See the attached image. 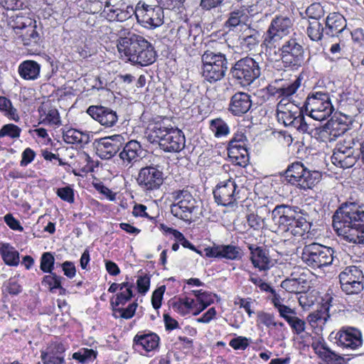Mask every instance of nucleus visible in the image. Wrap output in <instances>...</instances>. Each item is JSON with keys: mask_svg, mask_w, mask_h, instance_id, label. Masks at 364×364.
Wrapping results in <instances>:
<instances>
[{"mask_svg": "<svg viewBox=\"0 0 364 364\" xmlns=\"http://www.w3.org/2000/svg\"><path fill=\"white\" fill-rule=\"evenodd\" d=\"M333 227L346 241L364 245V209L356 203H344L333 215Z\"/></svg>", "mask_w": 364, "mask_h": 364, "instance_id": "obj_1", "label": "nucleus"}, {"mask_svg": "<svg viewBox=\"0 0 364 364\" xmlns=\"http://www.w3.org/2000/svg\"><path fill=\"white\" fill-rule=\"evenodd\" d=\"M117 50L132 65L148 66L153 64L157 53L151 43L129 31H121L117 38Z\"/></svg>", "mask_w": 364, "mask_h": 364, "instance_id": "obj_2", "label": "nucleus"}, {"mask_svg": "<svg viewBox=\"0 0 364 364\" xmlns=\"http://www.w3.org/2000/svg\"><path fill=\"white\" fill-rule=\"evenodd\" d=\"M272 219L277 226L276 232L301 236L310 228L309 214L297 206L278 205L272 211Z\"/></svg>", "mask_w": 364, "mask_h": 364, "instance_id": "obj_3", "label": "nucleus"}, {"mask_svg": "<svg viewBox=\"0 0 364 364\" xmlns=\"http://www.w3.org/2000/svg\"><path fill=\"white\" fill-rule=\"evenodd\" d=\"M281 100L277 106V117L279 122H282L287 127L295 128L302 133H310L311 129L305 121L304 110L294 101L286 102Z\"/></svg>", "mask_w": 364, "mask_h": 364, "instance_id": "obj_4", "label": "nucleus"}, {"mask_svg": "<svg viewBox=\"0 0 364 364\" xmlns=\"http://www.w3.org/2000/svg\"><path fill=\"white\" fill-rule=\"evenodd\" d=\"M203 77L210 83L222 80L228 71V59L220 52L207 50L201 55Z\"/></svg>", "mask_w": 364, "mask_h": 364, "instance_id": "obj_5", "label": "nucleus"}, {"mask_svg": "<svg viewBox=\"0 0 364 364\" xmlns=\"http://www.w3.org/2000/svg\"><path fill=\"white\" fill-rule=\"evenodd\" d=\"M306 114L317 121H323L329 117L334 111L330 95L325 91L313 89L301 107Z\"/></svg>", "mask_w": 364, "mask_h": 364, "instance_id": "obj_6", "label": "nucleus"}, {"mask_svg": "<svg viewBox=\"0 0 364 364\" xmlns=\"http://www.w3.org/2000/svg\"><path fill=\"white\" fill-rule=\"evenodd\" d=\"M154 141L166 152H179L185 147L186 138L183 132L176 127L156 125L153 130Z\"/></svg>", "mask_w": 364, "mask_h": 364, "instance_id": "obj_7", "label": "nucleus"}, {"mask_svg": "<svg viewBox=\"0 0 364 364\" xmlns=\"http://www.w3.org/2000/svg\"><path fill=\"white\" fill-rule=\"evenodd\" d=\"M333 253L332 248L313 242L303 247L301 258L311 269H321L332 264Z\"/></svg>", "mask_w": 364, "mask_h": 364, "instance_id": "obj_8", "label": "nucleus"}, {"mask_svg": "<svg viewBox=\"0 0 364 364\" xmlns=\"http://www.w3.org/2000/svg\"><path fill=\"white\" fill-rule=\"evenodd\" d=\"M261 74L259 63L250 57L242 58L231 67L230 75L237 84L242 86L250 85Z\"/></svg>", "mask_w": 364, "mask_h": 364, "instance_id": "obj_9", "label": "nucleus"}, {"mask_svg": "<svg viewBox=\"0 0 364 364\" xmlns=\"http://www.w3.org/2000/svg\"><path fill=\"white\" fill-rule=\"evenodd\" d=\"M284 66L291 70H297L305 62L304 49L296 38H290L279 48Z\"/></svg>", "mask_w": 364, "mask_h": 364, "instance_id": "obj_10", "label": "nucleus"}, {"mask_svg": "<svg viewBox=\"0 0 364 364\" xmlns=\"http://www.w3.org/2000/svg\"><path fill=\"white\" fill-rule=\"evenodd\" d=\"M341 287L346 294H359L364 289V274L360 267H346L339 274Z\"/></svg>", "mask_w": 364, "mask_h": 364, "instance_id": "obj_11", "label": "nucleus"}, {"mask_svg": "<svg viewBox=\"0 0 364 364\" xmlns=\"http://www.w3.org/2000/svg\"><path fill=\"white\" fill-rule=\"evenodd\" d=\"M164 175L160 166L151 164L139 170L136 181L143 191L150 192L160 188L164 181Z\"/></svg>", "mask_w": 364, "mask_h": 364, "instance_id": "obj_12", "label": "nucleus"}, {"mask_svg": "<svg viewBox=\"0 0 364 364\" xmlns=\"http://www.w3.org/2000/svg\"><path fill=\"white\" fill-rule=\"evenodd\" d=\"M328 339L338 346L352 350L358 349L363 344L361 331L350 326H343L337 332H331Z\"/></svg>", "mask_w": 364, "mask_h": 364, "instance_id": "obj_13", "label": "nucleus"}, {"mask_svg": "<svg viewBox=\"0 0 364 364\" xmlns=\"http://www.w3.org/2000/svg\"><path fill=\"white\" fill-rule=\"evenodd\" d=\"M125 138L122 134H114L100 139L93 142L97 155L102 159H109L115 156L124 144Z\"/></svg>", "mask_w": 364, "mask_h": 364, "instance_id": "obj_14", "label": "nucleus"}, {"mask_svg": "<svg viewBox=\"0 0 364 364\" xmlns=\"http://www.w3.org/2000/svg\"><path fill=\"white\" fill-rule=\"evenodd\" d=\"M313 342L311 344L314 353L321 359L319 364H346L349 358L346 359L343 356L337 353L325 342L322 337L313 338Z\"/></svg>", "mask_w": 364, "mask_h": 364, "instance_id": "obj_15", "label": "nucleus"}, {"mask_svg": "<svg viewBox=\"0 0 364 364\" xmlns=\"http://www.w3.org/2000/svg\"><path fill=\"white\" fill-rule=\"evenodd\" d=\"M238 186L232 178L218 183L213 190L215 202L218 205L232 206L236 202Z\"/></svg>", "mask_w": 364, "mask_h": 364, "instance_id": "obj_16", "label": "nucleus"}, {"mask_svg": "<svg viewBox=\"0 0 364 364\" xmlns=\"http://www.w3.org/2000/svg\"><path fill=\"white\" fill-rule=\"evenodd\" d=\"M160 337L150 331L138 332L133 338L132 348L135 351L146 355L159 348Z\"/></svg>", "mask_w": 364, "mask_h": 364, "instance_id": "obj_17", "label": "nucleus"}, {"mask_svg": "<svg viewBox=\"0 0 364 364\" xmlns=\"http://www.w3.org/2000/svg\"><path fill=\"white\" fill-rule=\"evenodd\" d=\"M205 256L208 258L225 259L228 260H240L243 257L240 247L229 245H215L205 247Z\"/></svg>", "mask_w": 364, "mask_h": 364, "instance_id": "obj_18", "label": "nucleus"}, {"mask_svg": "<svg viewBox=\"0 0 364 364\" xmlns=\"http://www.w3.org/2000/svg\"><path fill=\"white\" fill-rule=\"evenodd\" d=\"M86 112L105 128L114 127L119 119L116 111L102 105H91L87 109Z\"/></svg>", "mask_w": 364, "mask_h": 364, "instance_id": "obj_19", "label": "nucleus"}, {"mask_svg": "<svg viewBox=\"0 0 364 364\" xmlns=\"http://www.w3.org/2000/svg\"><path fill=\"white\" fill-rule=\"evenodd\" d=\"M248 249L250 252V259L254 267L259 271H267L273 266L269 250L265 247L252 244L249 245Z\"/></svg>", "mask_w": 364, "mask_h": 364, "instance_id": "obj_20", "label": "nucleus"}, {"mask_svg": "<svg viewBox=\"0 0 364 364\" xmlns=\"http://www.w3.org/2000/svg\"><path fill=\"white\" fill-rule=\"evenodd\" d=\"M251 106V96L244 92H237L231 97L228 110L232 115L240 117L247 113Z\"/></svg>", "mask_w": 364, "mask_h": 364, "instance_id": "obj_21", "label": "nucleus"}, {"mask_svg": "<svg viewBox=\"0 0 364 364\" xmlns=\"http://www.w3.org/2000/svg\"><path fill=\"white\" fill-rule=\"evenodd\" d=\"M122 150L119 152V156L127 166L132 164L141 158L142 149L141 144L136 140H130L128 142L124 141V144L122 147Z\"/></svg>", "mask_w": 364, "mask_h": 364, "instance_id": "obj_22", "label": "nucleus"}, {"mask_svg": "<svg viewBox=\"0 0 364 364\" xmlns=\"http://www.w3.org/2000/svg\"><path fill=\"white\" fill-rule=\"evenodd\" d=\"M196 201L193 203L188 201H178L171 207V214L189 224L193 222L191 218L192 213L195 211L197 206L195 205Z\"/></svg>", "mask_w": 364, "mask_h": 364, "instance_id": "obj_23", "label": "nucleus"}, {"mask_svg": "<svg viewBox=\"0 0 364 364\" xmlns=\"http://www.w3.org/2000/svg\"><path fill=\"white\" fill-rule=\"evenodd\" d=\"M289 28L287 24H270L264 34V43L267 46L274 45L289 33Z\"/></svg>", "mask_w": 364, "mask_h": 364, "instance_id": "obj_24", "label": "nucleus"}, {"mask_svg": "<svg viewBox=\"0 0 364 364\" xmlns=\"http://www.w3.org/2000/svg\"><path fill=\"white\" fill-rule=\"evenodd\" d=\"M276 82L278 84V89L275 92H278V97H282V100L285 99L284 103L291 102L290 98L300 87L301 79L296 78L294 80H279Z\"/></svg>", "mask_w": 364, "mask_h": 364, "instance_id": "obj_25", "label": "nucleus"}, {"mask_svg": "<svg viewBox=\"0 0 364 364\" xmlns=\"http://www.w3.org/2000/svg\"><path fill=\"white\" fill-rule=\"evenodd\" d=\"M13 28L24 31L20 37L25 46H36L41 41V36L37 31L36 24H21L20 26H14Z\"/></svg>", "mask_w": 364, "mask_h": 364, "instance_id": "obj_26", "label": "nucleus"}, {"mask_svg": "<svg viewBox=\"0 0 364 364\" xmlns=\"http://www.w3.org/2000/svg\"><path fill=\"white\" fill-rule=\"evenodd\" d=\"M41 65L33 60H26L18 67V73L26 80H35L40 76Z\"/></svg>", "mask_w": 364, "mask_h": 364, "instance_id": "obj_27", "label": "nucleus"}, {"mask_svg": "<svg viewBox=\"0 0 364 364\" xmlns=\"http://www.w3.org/2000/svg\"><path fill=\"white\" fill-rule=\"evenodd\" d=\"M333 301V298L331 295L328 294H325L322 297L320 309L309 316L311 321L315 322L317 324L325 323L330 318L328 312L332 306Z\"/></svg>", "mask_w": 364, "mask_h": 364, "instance_id": "obj_28", "label": "nucleus"}, {"mask_svg": "<svg viewBox=\"0 0 364 364\" xmlns=\"http://www.w3.org/2000/svg\"><path fill=\"white\" fill-rule=\"evenodd\" d=\"M298 181L297 188L303 190L311 189L321 179V173L318 171H311L306 166L304 170L301 172Z\"/></svg>", "mask_w": 364, "mask_h": 364, "instance_id": "obj_29", "label": "nucleus"}, {"mask_svg": "<svg viewBox=\"0 0 364 364\" xmlns=\"http://www.w3.org/2000/svg\"><path fill=\"white\" fill-rule=\"evenodd\" d=\"M304 165L301 161H295L289 164L281 175L284 177L283 182L297 187L300 173L304 170Z\"/></svg>", "mask_w": 364, "mask_h": 364, "instance_id": "obj_30", "label": "nucleus"}, {"mask_svg": "<svg viewBox=\"0 0 364 364\" xmlns=\"http://www.w3.org/2000/svg\"><path fill=\"white\" fill-rule=\"evenodd\" d=\"M348 130V124L343 122L341 119L333 116L323 127V131L328 133L333 138H337Z\"/></svg>", "mask_w": 364, "mask_h": 364, "instance_id": "obj_31", "label": "nucleus"}, {"mask_svg": "<svg viewBox=\"0 0 364 364\" xmlns=\"http://www.w3.org/2000/svg\"><path fill=\"white\" fill-rule=\"evenodd\" d=\"M0 255L6 264L16 267L19 264V252L9 243H2L0 245Z\"/></svg>", "mask_w": 364, "mask_h": 364, "instance_id": "obj_32", "label": "nucleus"}, {"mask_svg": "<svg viewBox=\"0 0 364 364\" xmlns=\"http://www.w3.org/2000/svg\"><path fill=\"white\" fill-rule=\"evenodd\" d=\"M252 11V6L246 7L242 6L230 14V17L226 23H246L250 21V18L253 16L251 14Z\"/></svg>", "mask_w": 364, "mask_h": 364, "instance_id": "obj_33", "label": "nucleus"}, {"mask_svg": "<svg viewBox=\"0 0 364 364\" xmlns=\"http://www.w3.org/2000/svg\"><path fill=\"white\" fill-rule=\"evenodd\" d=\"M228 156L232 163L241 167H245L249 162V152L247 148L236 149L232 148L228 151Z\"/></svg>", "mask_w": 364, "mask_h": 364, "instance_id": "obj_34", "label": "nucleus"}, {"mask_svg": "<svg viewBox=\"0 0 364 364\" xmlns=\"http://www.w3.org/2000/svg\"><path fill=\"white\" fill-rule=\"evenodd\" d=\"M66 348L61 342H50L45 350H41V359L65 355Z\"/></svg>", "mask_w": 364, "mask_h": 364, "instance_id": "obj_35", "label": "nucleus"}, {"mask_svg": "<svg viewBox=\"0 0 364 364\" xmlns=\"http://www.w3.org/2000/svg\"><path fill=\"white\" fill-rule=\"evenodd\" d=\"M48 274L43 277L41 284L43 287H47L50 293H55L57 288L63 284V282L65 281V279L54 272Z\"/></svg>", "mask_w": 364, "mask_h": 364, "instance_id": "obj_36", "label": "nucleus"}, {"mask_svg": "<svg viewBox=\"0 0 364 364\" xmlns=\"http://www.w3.org/2000/svg\"><path fill=\"white\" fill-rule=\"evenodd\" d=\"M97 356V351L92 348H82L72 355L73 359L81 364L92 363Z\"/></svg>", "mask_w": 364, "mask_h": 364, "instance_id": "obj_37", "label": "nucleus"}, {"mask_svg": "<svg viewBox=\"0 0 364 364\" xmlns=\"http://www.w3.org/2000/svg\"><path fill=\"white\" fill-rule=\"evenodd\" d=\"M353 153V150L352 147L345 145H337L331 156V161L336 166H340L345 159L352 155Z\"/></svg>", "mask_w": 364, "mask_h": 364, "instance_id": "obj_38", "label": "nucleus"}, {"mask_svg": "<svg viewBox=\"0 0 364 364\" xmlns=\"http://www.w3.org/2000/svg\"><path fill=\"white\" fill-rule=\"evenodd\" d=\"M210 128L217 138L227 136L230 133L228 124L221 118L210 120Z\"/></svg>", "mask_w": 364, "mask_h": 364, "instance_id": "obj_39", "label": "nucleus"}, {"mask_svg": "<svg viewBox=\"0 0 364 364\" xmlns=\"http://www.w3.org/2000/svg\"><path fill=\"white\" fill-rule=\"evenodd\" d=\"M249 29H250V27H249ZM250 33L248 35L242 34L240 39L241 40V45L251 50L259 43L260 34L255 29L250 30Z\"/></svg>", "mask_w": 364, "mask_h": 364, "instance_id": "obj_40", "label": "nucleus"}, {"mask_svg": "<svg viewBox=\"0 0 364 364\" xmlns=\"http://www.w3.org/2000/svg\"><path fill=\"white\" fill-rule=\"evenodd\" d=\"M40 269L44 273L53 272L55 269V257L52 252H43L40 259Z\"/></svg>", "mask_w": 364, "mask_h": 364, "instance_id": "obj_41", "label": "nucleus"}, {"mask_svg": "<svg viewBox=\"0 0 364 364\" xmlns=\"http://www.w3.org/2000/svg\"><path fill=\"white\" fill-rule=\"evenodd\" d=\"M21 129L14 124H6L0 129V139L9 136L11 139L20 137Z\"/></svg>", "mask_w": 364, "mask_h": 364, "instance_id": "obj_42", "label": "nucleus"}, {"mask_svg": "<svg viewBox=\"0 0 364 364\" xmlns=\"http://www.w3.org/2000/svg\"><path fill=\"white\" fill-rule=\"evenodd\" d=\"M292 332L296 335H300L305 331L306 322L304 320L296 316H291L287 321Z\"/></svg>", "mask_w": 364, "mask_h": 364, "instance_id": "obj_43", "label": "nucleus"}, {"mask_svg": "<svg viewBox=\"0 0 364 364\" xmlns=\"http://www.w3.org/2000/svg\"><path fill=\"white\" fill-rule=\"evenodd\" d=\"M4 287L10 295L16 296L22 292L23 288L15 277H11L4 283Z\"/></svg>", "mask_w": 364, "mask_h": 364, "instance_id": "obj_44", "label": "nucleus"}, {"mask_svg": "<svg viewBox=\"0 0 364 364\" xmlns=\"http://www.w3.org/2000/svg\"><path fill=\"white\" fill-rule=\"evenodd\" d=\"M193 292L199 305H203L205 307H208L214 302L211 294L208 291L200 289L193 290Z\"/></svg>", "mask_w": 364, "mask_h": 364, "instance_id": "obj_45", "label": "nucleus"}, {"mask_svg": "<svg viewBox=\"0 0 364 364\" xmlns=\"http://www.w3.org/2000/svg\"><path fill=\"white\" fill-rule=\"evenodd\" d=\"M80 131L75 129H63V139L66 144L78 145Z\"/></svg>", "mask_w": 364, "mask_h": 364, "instance_id": "obj_46", "label": "nucleus"}, {"mask_svg": "<svg viewBox=\"0 0 364 364\" xmlns=\"http://www.w3.org/2000/svg\"><path fill=\"white\" fill-rule=\"evenodd\" d=\"M324 33L323 24H309L307 28L309 37L314 41L321 40Z\"/></svg>", "mask_w": 364, "mask_h": 364, "instance_id": "obj_47", "label": "nucleus"}, {"mask_svg": "<svg viewBox=\"0 0 364 364\" xmlns=\"http://www.w3.org/2000/svg\"><path fill=\"white\" fill-rule=\"evenodd\" d=\"M57 196L63 200L69 203H74L75 193L73 188L70 186L59 188L56 191Z\"/></svg>", "mask_w": 364, "mask_h": 364, "instance_id": "obj_48", "label": "nucleus"}, {"mask_svg": "<svg viewBox=\"0 0 364 364\" xmlns=\"http://www.w3.org/2000/svg\"><path fill=\"white\" fill-rule=\"evenodd\" d=\"M165 291L166 286L162 285L153 291L151 296V304L154 309L159 310L160 309Z\"/></svg>", "mask_w": 364, "mask_h": 364, "instance_id": "obj_49", "label": "nucleus"}, {"mask_svg": "<svg viewBox=\"0 0 364 364\" xmlns=\"http://www.w3.org/2000/svg\"><path fill=\"white\" fill-rule=\"evenodd\" d=\"M151 275L145 274L139 276L136 280V289L139 294L145 295L149 290Z\"/></svg>", "mask_w": 364, "mask_h": 364, "instance_id": "obj_50", "label": "nucleus"}, {"mask_svg": "<svg viewBox=\"0 0 364 364\" xmlns=\"http://www.w3.org/2000/svg\"><path fill=\"white\" fill-rule=\"evenodd\" d=\"M43 114L46 115V117L43 121L44 123L58 126L61 124L60 114L58 109L55 108L50 109L48 113H46V111H43Z\"/></svg>", "mask_w": 364, "mask_h": 364, "instance_id": "obj_51", "label": "nucleus"}, {"mask_svg": "<svg viewBox=\"0 0 364 364\" xmlns=\"http://www.w3.org/2000/svg\"><path fill=\"white\" fill-rule=\"evenodd\" d=\"M251 341V338H247L244 336H237L230 340L229 345L235 350H245L249 343Z\"/></svg>", "mask_w": 364, "mask_h": 364, "instance_id": "obj_52", "label": "nucleus"}, {"mask_svg": "<svg viewBox=\"0 0 364 364\" xmlns=\"http://www.w3.org/2000/svg\"><path fill=\"white\" fill-rule=\"evenodd\" d=\"M134 297V293L122 291L117 294L114 301L111 300L110 304L114 308L119 305H125Z\"/></svg>", "mask_w": 364, "mask_h": 364, "instance_id": "obj_53", "label": "nucleus"}, {"mask_svg": "<svg viewBox=\"0 0 364 364\" xmlns=\"http://www.w3.org/2000/svg\"><path fill=\"white\" fill-rule=\"evenodd\" d=\"M252 299L251 298H242L239 296H236L234 301L235 305L239 306L240 309H244L250 317L254 311L251 309Z\"/></svg>", "mask_w": 364, "mask_h": 364, "instance_id": "obj_54", "label": "nucleus"}, {"mask_svg": "<svg viewBox=\"0 0 364 364\" xmlns=\"http://www.w3.org/2000/svg\"><path fill=\"white\" fill-rule=\"evenodd\" d=\"M257 319L258 321L267 328L273 326V325L275 324L274 315L262 311L257 312Z\"/></svg>", "mask_w": 364, "mask_h": 364, "instance_id": "obj_55", "label": "nucleus"}, {"mask_svg": "<svg viewBox=\"0 0 364 364\" xmlns=\"http://www.w3.org/2000/svg\"><path fill=\"white\" fill-rule=\"evenodd\" d=\"M57 266H60L63 274L69 279H73L76 274V267L74 262L71 261H65L62 264L58 263Z\"/></svg>", "mask_w": 364, "mask_h": 364, "instance_id": "obj_56", "label": "nucleus"}, {"mask_svg": "<svg viewBox=\"0 0 364 364\" xmlns=\"http://www.w3.org/2000/svg\"><path fill=\"white\" fill-rule=\"evenodd\" d=\"M36 155V152L31 148H26L21 154V160L20 161V166L21 167L27 166L34 160Z\"/></svg>", "mask_w": 364, "mask_h": 364, "instance_id": "obj_57", "label": "nucleus"}, {"mask_svg": "<svg viewBox=\"0 0 364 364\" xmlns=\"http://www.w3.org/2000/svg\"><path fill=\"white\" fill-rule=\"evenodd\" d=\"M137 306L138 304L136 302H133L130 304L127 308H119L115 309V311L120 313V316L122 318L129 319L134 316Z\"/></svg>", "mask_w": 364, "mask_h": 364, "instance_id": "obj_58", "label": "nucleus"}, {"mask_svg": "<svg viewBox=\"0 0 364 364\" xmlns=\"http://www.w3.org/2000/svg\"><path fill=\"white\" fill-rule=\"evenodd\" d=\"M5 223L13 230L22 232L23 228L21 225L18 220L16 219L11 213H7L4 217Z\"/></svg>", "mask_w": 364, "mask_h": 364, "instance_id": "obj_59", "label": "nucleus"}, {"mask_svg": "<svg viewBox=\"0 0 364 364\" xmlns=\"http://www.w3.org/2000/svg\"><path fill=\"white\" fill-rule=\"evenodd\" d=\"M174 238L176 239V241L180 242V244L183 247L191 250L197 252L198 254H199L201 256L203 255L202 252L198 250L189 240H188L185 237L184 235L182 232H181L180 231L178 232L176 235H175Z\"/></svg>", "mask_w": 364, "mask_h": 364, "instance_id": "obj_60", "label": "nucleus"}, {"mask_svg": "<svg viewBox=\"0 0 364 364\" xmlns=\"http://www.w3.org/2000/svg\"><path fill=\"white\" fill-rule=\"evenodd\" d=\"M172 194L175 200L188 201L191 203L196 201L192 195L190 193V192L186 190L176 191Z\"/></svg>", "mask_w": 364, "mask_h": 364, "instance_id": "obj_61", "label": "nucleus"}, {"mask_svg": "<svg viewBox=\"0 0 364 364\" xmlns=\"http://www.w3.org/2000/svg\"><path fill=\"white\" fill-rule=\"evenodd\" d=\"M306 14L310 18L318 20L322 15V8L319 4H312L307 8Z\"/></svg>", "mask_w": 364, "mask_h": 364, "instance_id": "obj_62", "label": "nucleus"}, {"mask_svg": "<svg viewBox=\"0 0 364 364\" xmlns=\"http://www.w3.org/2000/svg\"><path fill=\"white\" fill-rule=\"evenodd\" d=\"M277 309L279 312V316L284 318L286 321H287L291 316L296 314L294 309H291L289 306L284 304H282Z\"/></svg>", "mask_w": 364, "mask_h": 364, "instance_id": "obj_63", "label": "nucleus"}, {"mask_svg": "<svg viewBox=\"0 0 364 364\" xmlns=\"http://www.w3.org/2000/svg\"><path fill=\"white\" fill-rule=\"evenodd\" d=\"M262 220L261 217L254 213H250L247 215L248 225L255 230H259L262 228Z\"/></svg>", "mask_w": 364, "mask_h": 364, "instance_id": "obj_64", "label": "nucleus"}]
</instances>
